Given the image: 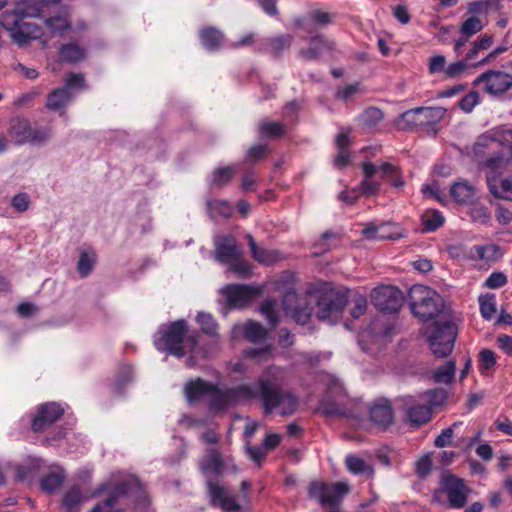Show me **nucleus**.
<instances>
[{"instance_id":"nucleus-1","label":"nucleus","mask_w":512,"mask_h":512,"mask_svg":"<svg viewBox=\"0 0 512 512\" xmlns=\"http://www.w3.org/2000/svg\"><path fill=\"white\" fill-rule=\"evenodd\" d=\"M271 371L261 375L262 406L266 414L277 412L281 416L293 415L298 407V398L289 390L282 389L270 377Z\"/></svg>"},{"instance_id":"nucleus-2","label":"nucleus","mask_w":512,"mask_h":512,"mask_svg":"<svg viewBox=\"0 0 512 512\" xmlns=\"http://www.w3.org/2000/svg\"><path fill=\"white\" fill-rule=\"evenodd\" d=\"M196 337L187 336V323L184 320H177L168 325L159 343H156L158 350H165L176 357H183L187 351L194 355L208 357L210 353L205 350H196Z\"/></svg>"},{"instance_id":"nucleus-3","label":"nucleus","mask_w":512,"mask_h":512,"mask_svg":"<svg viewBox=\"0 0 512 512\" xmlns=\"http://www.w3.org/2000/svg\"><path fill=\"white\" fill-rule=\"evenodd\" d=\"M425 336L432 353L439 358L448 356L457 336L456 325L441 316L425 327Z\"/></svg>"},{"instance_id":"nucleus-4","label":"nucleus","mask_w":512,"mask_h":512,"mask_svg":"<svg viewBox=\"0 0 512 512\" xmlns=\"http://www.w3.org/2000/svg\"><path fill=\"white\" fill-rule=\"evenodd\" d=\"M412 313L423 321L432 319L442 311V297L424 285H415L409 293Z\"/></svg>"},{"instance_id":"nucleus-5","label":"nucleus","mask_w":512,"mask_h":512,"mask_svg":"<svg viewBox=\"0 0 512 512\" xmlns=\"http://www.w3.org/2000/svg\"><path fill=\"white\" fill-rule=\"evenodd\" d=\"M509 160L489 157L483 162L489 191L496 198L512 201V179L503 178V172L510 166Z\"/></svg>"},{"instance_id":"nucleus-6","label":"nucleus","mask_w":512,"mask_h":512,"mask_svg":"<svg viewBox=\"0 0 512 512\" xmlns=\"http://www.w3.org/2000/svg\"><path fill=\"white\" fill-rule=\"evenodd\" d=\"M347 304L346 294L336 289L322 290L316 301V316L322 321H337Z\"/></svg>"},{"instance_id":"nucleus-7","label":"nucleus","mask_w":512,"mask_h":512,"mask_svg":"<svg viewBox=\"0 0 512 512\" xmlns=\"http://www.w3.org/2000/svg\"><path fill=\"white\" fill-rule=\"evenodd\" d=\"M474 85L493 97H501L512 89V74L490 69L481 73L475 80Z\"/></svg>"},{"instance_id":"nucleus-8","label":"nucleus","mask_w":512,"mask_h":512,"mask_svg":"<svg viewBox=\"0 0 512 512\" xmlns=\"http://www.w3.org/2000/svg\"><path fill=\"white\" fill-rule=\"evenodd\" d=\"M469 489L464 481L451 474H443L441 477V487L434 492L435 501H440L442 493H446L449 505L452 508H462L467 502Z\"/></svg>"},{"instance_id":"nucleus-9","label":"nucleus","mask_w":512,"mask_h":512,"mask_svg":"<svg viewBox=\"0 0 512 512\" xmlns=\"http://www.w3.org/2000/svg\"><path fill=\"white\" fill-rule=\"evenodd\" d=\"M348 492L349 486L344 482L328 485L321 481H314L309 485V497L319 501L322 506L337 505L340 498Z\"/></svg>"},{"instance_id":"nucleus-10","label":"nucleus","mask_w":512,"mask_h":512,"mask_svg":"<svg viewBox=\"0 0 512 512\" xmlns=\"http://www.w3.org/2000/svg\"><path fill=\"white\" fill-rule=\"evenodd\" d=\"M371 301L383 312L396 313L402 306L403 294L396 287L380 286L372 290Z\"/></svg>"},{"instance_id":"nucleus-11","label":"nucleus","mask_w":512,"mask_h":512,"mask_svg":"<svg viewBox=\"0 0 512 512\" xmlns=\"http://www.w3.org/2000/svg\"><path fill=\"white\" fill-rule=\"evenodd\" d=\"M400 408L405 413L407 421L413 426H420L431 418V409L424 403V400L410 395L398 398Z\"/></svg>"},{"instance_id":"nucleus-12","label":"nucleus","mask_w":512,"mask_h":512,"mask_svg":"<svg viewBox=\"0 0 512 512\" xmlns=\"http://www.w3.org/2000/svg\"><path fill=\"white\" fill-rule=\"evenodd\" d=\"M214 246L215 259L222 264H228L236 260L238 256H242V252L233 236H217L214 239Z\"/></svg>"},{"instance_id":"nucleus-13","label":"nucleus","mask_w":512,"mask_h":512,"mask_svg":"<svg viewBox=\"0 0 512 512\" xmlns=\"http://www.w3.org/2000/svg\"><path fill=\"white\" fill-rule=\"evenodd\" d=\"M334 15L319 9L308 12L305 16L298 18L295 24L303 31L312 34L318 29H322L330 25Z\"/></svg>"},{"instance_id":"nucleus-14","label":"nucleus","mask_w":512,"mask_h":512,"mask_svg":"<svg viewBox=\"0 0 512 512\" xmlns=\"http://www.w3.org/2000/svg\"><path fill=\"white\" fill-rule=\"evenodd\" d=\"M64 409L55 402L39 406L36 416L32 420V429L36 432L44 430L62 417Z\"/></svg>"},{"instance_id":"nucleus-15","label":"nucleus","mask_w":512,"mask_h":512,"mask_svg":"<svg viewBox=\"0 0 512 512\" xmlns=\"http://www.w3.org/2000/svg\"><path fill=\"white\" fill-rule=\"evenodd\" d=\"M227 303L231 308H243L248 305L255 295V290L248 285L232 284L222 289Z\"/></svg>"},{"instance_id":"nucleus-16","label":"nucleus","mask_w":512,"mask_h":512,"mask_svg":"<svg viewBox=\"0 0 512 512\" xmlns=\"http://www.w3.org/2000/svg\"><path fill=\"white\" fill-rule=\"evenodd\" d=\"M394 334V327L383 317H377L370 325L369 331L362 333V340L373 339L380 345L390 341Z\"/></svg>"},{"instance_id":"nucleus-17","label":"nucleus","mask_w":512,"mask_h":512,"mask_svg":"<svg viewBox=\"0 0 512 512\" xmlns=\"http://www.w3.org/2000/svg\"><path fill=\"white\" fill-rule=\"evenodd\" d=\"M241 335L252 343H260L267 337V330L258 322L248 321L244 325L236 324L231 330V339L236 340Z\"/></svg>"},{"instance_id":"nucleus-18","label":"nucleus","mask_w":512,"mask_h":512,"mask_svg":"<svg viewBox=\"0 0 512 512\" xmlns=\"http://www.w3.org/2000/svg\"><path fill=\"white\" fill-rule=\"evenodd\" d=\"M234 404L249 402L260 397L262 399L261 376L255 383H241L229 389Z\"/></svg>"},{"instance_id":"nucleus-19","label":"nucleus","mask_w":512,"mask_h":512,"mask_svg":"<svg viewBox=\"0 0 512 512\" xmlns=\"http://www.w3.org/2000/svg\"><path fill=\"white\" fill-rule=\"evenodd\" d=\"M32 126L28 119L16 116L10 119L8 136L17 145L27 143L31 139Z\"/></svg>"},{"instance_id":"nucleus-20","label":"nucleus","mask_w":512,"mask_h":512,"mask_svg":"<svg viewBox=\"0 0 512 512\" xmlns=\"http://www.w3.org/2000/svg\"><path fill=\"white\" fill-rule=\"evenodd\" d=\"M371 421L381 427H389L394 420V413L391 403L386 399L376 401L369 411Z\"/></svg>"},{"instance_id":"nucleus-21","label":"nucleus","mask_w":512,"mask_h":512,"mask_svg":"<svg viewBox=\"0 0 512 512\" xmlns=\"http://www.w3.org/2000/svg\"><path fill=\"white\" fill-rule=\"evenodd\" d=\"M335 43L319 34L313 37L307 48L300 50V55L307 60L318 59L324 51L333 50Z\"/></svg>"},{"instance_id":"nucleus-22","label":"nucleus","mask_w":512,"mask_h":512,"mask_svg":"<svg viewBox=\"0 0 512 512\" xmlns=\"http://www.w3.org/2000/svg\"><path fill=\"white\" fill-rule=\"evenodd\" d=\"M363 236L369 240H387L397 239L400 234L396 231L395 226L384 223L381 225H375L374 223H368L362 231Z\"/></svg>"},{"instance_id":"nucleus-23","label":"nucleus","mask_w":512,"mask_h":512,"mask_svg":"<svg viewBox=\"0 0 512 512\" xmlns=\"http://www.w3.org/2000/svg\"><path fill=\"white\" fill-rule=\"evenodd\" d=\"M450 195L459 204H473L477 197V191L467 181H458L451 186Z\"/></svg>"},{"instance_id":"nucleus-24","label":"nucleus","mask_w":512,"mask_h":512,"mask_svg":"<svg viewBox=\"0 0 512 512\" xmlns=\"http://www.w3.org/2000/svg\"><path fill=\"white\" fill-rule=\"evenodd\" d=\"M71 99L72 94L67 87L57 88L48 94L46 107L53 111H59L60 114L63 115Z\"/></svg>"},{"instance_id":"nucleus-25","label":"nucleus","mask_w":512,"mask_h":512,"mask_svg":"<svg viewBox=\"0 0 512 512\" xmlns=\"http://www.w3.org/2000/svg\"><path fill=\"white\" fill-rule=\"evenodd\" d=\"M208 486L212 501L218 502L224 511L231 512L239 510L240 507L235 499L227 495L223 487L212 482H208Z\"/></svg>"},{"instance_id":"nucleus-26","label":"nucleus","mask_w":512,"mask_h":512,"mask_svg":"<svg viewBox=\"0 0 512 512\" xmlns=\"http://www.w3.org/2000/svg\"><path fill=\"white\" fill-rule=\"evenodd\" d=\"M494 139L496 141L497 147L502 146L503 148L508 149L507 155H497L496 157L503 158L504 160H509V164H512V126L505 125L501 127H497L492 129Z\"/></svg>"},{"instance_id":"nucleus-27","label":"nucleus","mask_w":512,"mask_h":512,"mask_svg":"<svg viewBox=\"0 0 512 512\" xmlns=\"http://www.w3.org/2000/svg\"><path fill=\"white\" fill-rule=\"evenodd\" d=\"M212 388V384L201 379L190 381L185 386L186 397L189 402L208 398Z\"/></svg>"},{"instance_id":"nucleus-28","label":"nucleus","mask_w":512,"mask_h":512,"mask_svg":"<svg viewBox=\"0 0 512 512\" xmlns=\"http://www.w3.org/2000/svg\"><path fill=\"white\" fill-rule=\"evenodd\" d=\"M11 37L19 46L27 45L31 40L40 37V29L34 24L24 23L19 25L12 33Z\"/></svg>"},{"instance_id":"nucleus-29","label":"nucleus","mask_w":512,"mask_h":512,"mask_svg":"<svg viewBox=\"0 0 512 512\" xmlns=\"http://www.w3.org/2000/svg\"><path fill=\"white\" fill-rule=\"evenodd\" d=\"M248 242L253 258L261 264L270 265L280 259L279 253L275 250H267L257 246L256 241L248 235Z\"/></svg>"},{"instance_id":"nucleus-30","label":"nucleus","mask_w":512,"mask_h":512,"mask_svg":"<svg viewBox=\"0 0 512 512\" xmlns=\"http://www.w3.org/2000/svg\"><path fill=\"white\" fill-rule=\"evenodd\" d=\"M209 408L213 411H220L226 409L228 406L234 404L230 396L229 389L221 390L213 385V388L208 397Z\"/></svg>"},{"instance_id":"nucleus-31","label":"nucleus","mask_w":512,"mask_h":512,"mask_svg":"<svg viewBox=\"0 0 512 512\" xmlns=\"http://www.w3.org/2000/svg\"><path fill=\"white\" fill-rule=\"evenodd\" d=\"M203 333L214 338L213 348L217 350L219 343L218 324L211 314L200 312L196 318Z\"/></svg>"},{"instance_id":"nucleus-32","label":"nucleus","mask_w":512,"mask_h":512,"mask_svg":"<svg viewBox=\"0 0 512 512\" xmlns=\"http://www.w3.org/2000/svg\"><path fill=\"white\" fill-rule=\"evenodd\" d=\"M201 471L208 475H218L223 468V461L221 455L214 449H209L207 456L203 459L200 465Z\"/></svg>"},{"instance_id":"nucleus-33","label":"nucleus","mask_w":512,"mask_h":512,"mask_svg":"<svg viewBox=\"0 0 512 512\" xmlns=\"http://www.w3.org/2000/svg\"><path fill=\"white\" fill-rule=\"evenodd\" d=\"M347 469L356 475H366L372 477L374 474L373 467L362 458L355 455H348L345 459Z\"/></svg>"},{"instance_id":"nucleus-34","label":"nucleus","mask_w":512,"mask_h":512,"mask_svg":"<svg viewBox=\"0 0 512 512\" xmlns=\"http://www.w3.org/2000/svg\"><path fill=\"white\" fill-rule=\"evenodd\" d=\"M15 9L22 20L36 18L41 14L42 3L41 1L21 0L16 4Z\"/></svg>"},{"instance_id":"nucleus-35","label":"nucleus","mask_w":512,"mask_h":512,"mask_svg":"<svg viewBox=\"0 0 512 512\" xmlns=\"http://www.w3.org/2000/svg\"><path fill=\"white\" fill-rule=\"evenodd\" d=\"M201 41L208 50H217L223 43V34L215 28L203 29L200 33Z\"/></svg>"},{"instance_id":"nucleus-36","label":"nucleus","mask_w":512,"mask_h":512,"mask_svg":"<svg viewBox=\"0 0 512 512\" xmlns=\"http://www.w3.org/2000/svg\"><path fill=\"white\" fill-rule=\"evenodd\" d=\"M419 119V107H417L402 113L395 120V124L400 130H408L415 126H421V121Z\"/></svg>"},{"instance_id":"nucleus-37","label":"nucleus","mask_w":512,"mask_h":512,"mask_svg":"<svg viewBox=\"0 0 512 512\" xmlns=\"http://www.w3.org/2000/svg\"><path fill=\"white\" fill-rule=\"evenodd\" d=\"M59 54L61 60L69 63H76L85 58L84 49L74 43L62 45Z\"/></svg>"},{"instance_id":"nucleus-38","label":"nucleus","mask_w":512,"mask_h":512,"mask_svg":"<svg viewBox=\"0 0 512 512\" xmlns=\"http://www.w3.org/2000/svg\"><path fill=\"white\" fill-rule=\"evenodd\" d=\"M442 107H419L421 126L439 122L445 115Z\"/></svg>"},{"instance_id":"nucleus-39","label":"nucleus","mask_w":512,"mask_h":512,"mask_svg":"<svg viewBox=\"0 0 512 512\" xmlns=\"http://www.w3.org/2000/svg\"><path fill=\"white\" fill-rule=\"evenodd\" d=\"M236 174L233 166H226L216 169L212 174L211 186L222 188L227 185Z\"/></svg>"},{"instance_id":"nucleus-40","label":"nucleus","mask_w":512,"mask_h":512,"mask_svg":"<svg viewBox=\"0 0 512 512\" xmlns=\"http://www.w3.org/2000/svg\"><path fill=\"white\" fill-rule=\"evenodd\" d=\"M455 375V362L447 361L443 366L433 372V379L436 383H451Z\"/></svg>"},{"instance_id":"nucleus-41","label":"nucleus","mask_w":512,"mask_h":512,"mask_svg":"<svg viewBox=\"0 0 512 512\" xmlns=\"http://www.w3.org/2000/svg\"><path fill=\"white\" fill-rule=\"evenodd\" d=\"M383 118L384 113L376 107H369L365 109L359 117L362 125L367 128L375 127L383 120Z\"/></svg>"},{"instance_id":"nucleus-42","label":"nucleus","mask_w":512,"mask_h":512,"mask_svg":"<svg viewBox=\"0 0 512 512\" xmlns=\"http://www.w3.org/2000/svg\"><path fill=\"white\" fill-rule=\"evenodd\" d=\"M293 41V36L290 34H283L272 37L268 40L269 51L274 55H279L285 49H288Z\"/></svg>"},{"instance_id":"nucleus-43","label":"nucleus","mask_w":512,"mask_h":512,"mask_svg":"<svg viewBox=\"0 0 512 512\" xmlns=\"http://www.w3.org/2000/svg\"><path fill=\"white\" fill-rule=\"evenodd\" d=\"M258 129L260 134L267 137H279L285 132V127L282 123L268 119L262 120L258 125Z\"/></svg>"},{"instance_id":"nucleus-44","label":"nucleus","mask_w":512,"mask_h":512,"mask_svg":"<svg viewBox=\"0 0 512 512\" xmlns=\"http://www.w3.org/2000/svg\"><path fill=\"white\" fill-rule=\"evenodd\" d=\"M494 146L497 147V144L494 139L492 130H489L477 138L473 145L472 151L476 156L482 155L485 153L486 149L492 148Z\"/></svg>"},{"instance_id":"nucleus-45","label":"nucleus","mask_w":512,"mask_h":512,"mask_svg":"<svg viewBox=\"0 0 512 512\" xmlns=\"http://www.w3.org/2000/svg\"><path fill=\"white\" fill-rule=\"evenodd\" d=\"M81 491L77 487H72L68 490L63 498V506L67 512H76L79 504L84 501Z\"/></svg>"},{"instance_id":"nucleus-46","label":"nucleus","mask_w":512,"mask_h":512,"mask_svg":"<svg viewBox=\"0 0 512 512\" xmlns=\"http://www.w3.org/2000/svg\"><path fill=\"white\" fill-rule=\"evenodd\" d=\"M45 25L54 33H61L70 28V20L67 14L56 15L45 19Z\"/></svg>"},{"instance_id":"nucleus-47","label":"nucleus","mask_w":512,"mask_h":512,"mask_svg":"<svg viewBox=\"0 0 512 512\" xmlns=\"http://www.w3.org/2000/svg\"><path fill=\"white\" fill-rule=\"evenodd\" d=\"M473 257L481 260H495L498 254V247L496 245L475 246L471 249Z\"/></svg>"},{"instance_id":"nucleus-48","label":"nucleus","mask_w":512,"mask_h":512,"mask_svg":"<svg viewBox=\"0 0 512 512\" xmlns=\"http://www.w3.org/2000/svg\"><path fill=\"white\" fill-rule=\"evenodd\" d=\"M20 21L22 19L15 8L12 11H5L0 14V25L11 33L19 26Z\"/></svg>"},{"instance_id":"nucleus-49","label":"nucleus","mask_w":512,"mask_h":512,"mask_svg":"<svg viewBox=\"0 0 512 512\" xmlns=\"http://www.w3.org/2000/svg\"><path fill=\"white\" fill-rule=\"evenodd\" d=\"M483 27L484 24L480 18L471 16L462 23L460 31L464 36L471 37L481 31Z\"/></svg>"},{"instance_id":"nucleus-50","label":"nucleus","mask_w":512,"mask_h":512,"mask_svg":"<svg viewBox=\"0 0 512 512\" xmlns=\"http://www.w3.org/2000/svg\"><path fill=\"white\" fill-rule=\"evenodd\" d=\"M444 222V217L438 211H427L422 215V223L428 231L438 229Z\"/></svg>"},{"instance_id":"nucleus-51","label":"nucleus","mask_w":512,"mask_h":512,"mask_svg":"<svg viewBox=\"0 0 512 512\" xmlns=\"http://www.w3.org/2000/svg\"><path fill=\"white\" fill-rule=\"evenodd\" d=\"M64 475L61 472L50 473L41 480V488L46 492H52L63 483Z\"/></svg>"},{"instance_id":"nucleus-52","label":"nucleus","mask_w":512,"mask_h":512,"mask_svg":"<svg viewBox=\"0 0 512 512\" xmlns=\"http://www.w3.org/2000/svg\"><path fill=\"white\" fill-rule=\"evenodd\" d=\"M277 302L275 300L267 299L263 301L260 307L261 313L266 317L268 322L275 327L278 324V314L276 310Z\"/></svg>"},{"instance_id":"nucleus-53","label":"nucleus","mask_w":512,"mask_h":512,"mask_svg":"<svg viewBox=\"0 0 512 512\" xmlns=\"http://www.w3.org/2000/svg\"><path fill=\"white\" fill-rule=\"evenodd\" d=\"M318 410L326 416H338L342 414L340 404L331 399L329 395L321 400Z\"/></svg>"},{"instance_id":"nucleus-54","label":"nucleus","mask_w":512,"mask_h":512,"mask_svg":"<svg viewBox=\"0 0 512 512\" xmlns=\"http://www.w3.org/2000/svg\"><path fill=\"white\" fill-rule=\"evenodd\" d=\"M480 311L485 319H492L496 313L495 296L486 295L479 298Z\"/></svg>"},{"instance_id":"nucleus-55","label":"nucleus","mask_w":512,"mask_h":512,"mask_svg":"<svg viewBox=\"0 0 512 512\" xmlns=\"http://www.w3.org/2000/svg\"><path fill=\"white\" fill-rule=\"evenodd\" d=\"M207 209L212 217L217 215L228 217L231 214L230 205L223 200H214L207 202Z\"/></svg>"},{"instance_id":"nucleus-56","label":"nucleus","mask_w":512,"mask_h":512,"mask_svg":"<svg viewBox=\"0 0 512 512\" xmlns=\"http://www.w3.org/2000/svg\"><path fill=\"white\" fill-rule=\"evenodd\" d=\"M94 262H95L94 254L90 255L87 252H82L80 254V258H79L78 265H77V270H78L79 274L82 277L88 276L93 269Z\"/></svg>"},{"instance_id":"nucleus-57","label":"nucleus","mask_w":512,"mask_h":512,"mask_svg":"<svg viewBox=\"0 0 512 512\" xmlns=\"http://www.w3.org/2000/svg\"><path fill=\"white\" fill-rule=\"evenodd\" d=\"M474 64L475 63H468L466 60L456 61L446 67L444 73L448 78H455L466 71L469 67H475Z\"/></svg>"},{"instance_id":"nucleus-58","label":"nucleus","mask_w":512,"mask_h":512,"mask_svg":"<svg viewBox=\"0 0 512 512\" xmlns=\"http://www.w3.org/2000/svg\"><path fill=\"white\" fill-rule=\"evenodd\" d=\"M420 398L423 399L424 402H429L432 406H438L444 402L446 393L442 389H433L423 393Z\"/></svg>"},{"instance_id":"nucleus-59","label":"nucleus","mask_w":512,"mask_h":512,"mask_svg":"<svg viewBox=\"0 0 512 512\" xmlns=\"http://www.w3.org/2000/svg\"><path fill=\"white\" fill-rule=\"evenodd\" d=\"M271 353V346L265 345L260 348H250L243 351L246 358L254 359L257 361H263L268 358Z\"/></svg>"},{"instance_id":"nucleus-60","label":"nucleus","mask_w":512,"mask_h":512,"mask_svg":"<svg viewBox=\"0 0 512 512\" xmlns=\"http://www.w3.org/2000/svg\"><path fill=\"white\" fill-rule=\"evenodd\" d=\"M496 364V355L492 350L483 349L479 354V367L481 371L489 370Z\"/></svg>"},{"instance_id":"nucleus-61","label":"nucleus","mask_w":512,"mask_h":512,"mask_svg":"<svg viewBox=\"0 0 512 512\" xmlns=\"http://www.w3.org/2000/svg\"><path fill=\"white\" fill-rule=\"evenodd\" d=\"M229 270L238 274L239 276H247L250 274V265L247 261L238 256L236 260L228 263Z\"/></svg>"},{"instance_id":"nucleus-62","label":"nucleus","mask_w":512,"mask_h":512,"mask_svg":"<svg viewBox=\"0 0 512 512\" xmlns=\"http://www.w3.org/2000/svg\"><path fill=\"white\" fill-rule=\"evenodd\" d=\"M52 135L53 131L50 127H44L36 130L32 128L31 139L29 142L33 144L44 143L45 141L50 139Z\"/></svg>"},{"instance_id":"nucleus-63","label":"nucleus","mask_w":512,"mask_h":512,"mask_svg":"<svg viewBox=\"0 0 512 512\" xmlns=\"http://www.w3.org/2000/svg\"><path fill=\"white\" fill-rule=\"evenodd\" d=\"M478 103L479 94L477 92H470L460 100L459 106L464 112L470 113Z\"/></svg>"},{"instance_id":"nucleus-64","label":"nucleus","mask_w":512,"mask_h":512,"mask_svg":"<svg viewBox=\"0 0 512 512\" xmlns=\"http://www.w3.org/2000/svg\"><path fill=\"white\" fill-rule=\"evenodd\" d=\"M471 217L474 221L485 224L490 219V214L486 207L482 205H474L471 208Z\"/></svg>"}]
</instances>
